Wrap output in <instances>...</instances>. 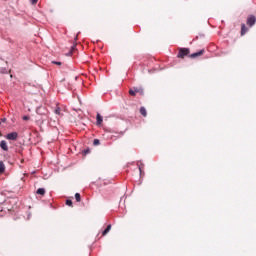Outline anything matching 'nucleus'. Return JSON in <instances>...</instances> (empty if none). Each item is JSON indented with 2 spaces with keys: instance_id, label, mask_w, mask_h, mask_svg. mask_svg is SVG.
Wrapping results in <instances>:
<instances>
[{
  "instance_id": "obj_17",
  "label": "nucleus",
  "mask_w": 256,
  "mask_h": 256,
  "mask_svg": "<svg viewBox=\"0 0 256 256\" xmlns=\"http://www.w3.org/2000/svg\"><path fill=\"white\" fill-rule=\"evenodd\" d=\"M89 153H91V150H90V149L84 150V155H89Z\"/></svg>"
},
{
  "instance_id": "obj_21",
  "label": "nucleus",
  "mask_w": 256,
  "mask_h": 256,
  "mask_svg": "<svg viewBox=\"0 0 256 256\" xmlns=\"http://www.w3.org/2000/svg\"><path fill=\"white\" fill-rule=\"evenodd\" d=\"M23 121H29V116H23Z\"/></svg>"
},
{
  "instance_id": "obj_9",
  "label": "nucleus",
  "mask_w": 256,
  "mask_h": 256,
  "mask_svg": "<svg viewBox=\"0 0 256 256\" xmlns=\"http://www.w3.org/2000/svg\"><path fill=\"white\" fill-rule=\"evenodd\" d=\"M140 113L143 117H147V109L145 107L140 108Z\"/></svg>"
},
{
  "instance_id": "obj_24",
  "label": "nucleus",
  "mask_w": 256,
  "mask_h": 256,
  "mask_svg": "<svg viewBox=\"0 0 256 256\" xmlns=\"http://www.w3.org/2000/svg\"><path fill=\"white\" fill-rule=\"evenodd\" d=\"M6 121H7V118H2V119H1V122H2V123H6Z\"/></svg>"
},
{
  "instance_id": "obj_19",
  "label": "nucleus",
  "mask_w": 256,
  "mask_h": 256,
  "mask_svg": "<svg viewBox=\"0 0 256 256\" xmlns=\"http://www.w3.org/2000/svg\"><path fill=\"white\" fill-rule=\"evenodd\" d=\"M37 1H39V0H31V4L32 5H37Z\"/></svg>"
},
{
  "instance_id": "obj_7",
  "label": "nucleus",
  "mask_w": 256,
  "mask_h": 256,
  "mask_svg": "<svg viewBox=\"0 0 256 256\" xmlns=\"http://www.w3.org/2000/svg\"><path fill=\"white\" fill-rule=\"evenodd\" d=\"M249 31V29L247 28V26L245 24H241V35H245V33H247Z\"/></svg>"
},
{
  "instance_id": "obj_25",
  "label": "nucleus",
  "mask_w": 256,
  "mask_h": 256,
  "mask_svg": "<svg viewBox=\"0 0 256 256\" xmlns=\"http://www.w3.org/2000/svg\"><path fill=\"white\" fill-rule=\"evenodd\" d=\"M37 113H39V109H37Z\"/></svg>"
},
{
  "instance_id": "obj_22",
  "label": "nucleus",
  "mask_w": 256,
  "mask_h": 256,
  "mask_svg": "<svg viewBox=\"0 0 256 256\" xmlns=\"http://www.w3.org/2000/svg\"><path fill=\"white\" fill-rule=\"evenodd\" d=\"M0 73H7V69H1Z\"/></svg>"
},
{
  "instance_id": "obj_18",
  "label": "nucleus",
  "mask_w": 256,
  "mask_h": 256,
  "mask_svg": "<svg viewBox=\"0 0 256 256\" xmlns=\"http://www.w3.org/2000/svg\"><path fill=\"white\" fill-rule=\"evenodd\" d=\"M52 63H53V65H62V63L59 61H52Z\"/></svg>"
},
{
  "instance_id": "obj_3",
  "label": "nucleus",
  "mask_w": 256,
  "mask_h": 256,
  "mask_svg": "<svg viewBox=\"0 0 256 256\" xmlns=\"http://www.w3.org/2000/svg\"><path fill=\"white\" fill-rule=\"evenodd\" d=\"M255 23H256L255 15H249L246 20V25H248V27H253Z\"/></svg>"
},
{
  "instance_id": "obj_4",
  "label": "nucleus",
  "mask_w": 256,
  "mask_h": 256,
  "mask_svg": "<svg viewBox=\"0 0 256 256\" xmlns=\"http://www.w3.org/2000/svg\"><path fill=\"white\" fill-rule=\"evenodd\" d=\"M18 138L19 134L17 132L8 133L6 135V139H8V141H17Z\"/></svg>"
},
{
  "instance_id": "obj_11",
  "label": "nucleus",
  "mask_w": 256,
  "mask_h": 256,
  "mask_svg": "<svg viewBox=\"0 0 256 256\" xmlns=\"http://www.w3.org/2000/svg\"><path fill=\"white\" fill-rule=\"evenodd\" d=\"M36 193L37 195H45V188H39Z\"/></svg>"
},
{
  "instance_id": "obj_10",
  "label": "nucleus",
  "mask_w": 256,
  "mask_h": 256,
  "mask_svg": "<svg viewBox=\"0 0 256 256\" xmlns=\"http://www.w3.org/2000/svg\"><path fill=\"white\" fill-rule=\"evenodd\" d=\"M110 231H111V225H108V226L106 227V229L102 232V235L105 236V235H107V233H109Z\"/></svg>"
},
{
  "instance_id": "obj_14",
  "label": "nucleus",
  "mask_w": 256,
  "mask_h": 256,
  "mask_svg": "<svg viewBox=\"0 0 256 256\" xmlns=\"http://www.w3.org/2000/svg\"><path fill=\"white\" fill-rule=\"evenodd\" d=\"M75 199H76L77 203H79L81 201V194L76 193L75 194Z\"/></svg>"
},
{
  "instance_id": "obj_2",
  "label": "nucleus",
  "mask_w": 256,
  "mask_h": 256,
  "mask_svg": "<svg viewBox=\"0 0 256 256\" xmlns=\"http://www.w3.org/2000/svg\"><path fill=\"white\" fill-rule=\"evenodd\" d=\"M189 53H190L189 48H180L177 57L178 59H185V57H187Z\"/></svg>"
},
{
  "instance_id": "obj_5",
  "label": "nucleus",
  "mask_w": 256,
  "mask_h": 256,
  "mask_svg": "<svg viewBox=\"0 0 256 256\" xmlns=\"http://www.w3.org/2000/svg\"><path fill=\"white\" fill-rule=\"evenodd\" d=\"M204 53H205V50L202 49V50H200L198 52H195V53L191 54L190 58L191 59H195L196 57H201V55H203Z\"/></svg>"
},
{
  "instance_id": "obj_12",
  "label": "nucleus",
  "mask_w": 256,
  "mask_h": 256,
  "mask_svg": "<svg viewBox=\"0 0 256 256\" xmlns=\"http://www.w3.org/2000/svg\"><path fill=\"white\" fill-rule=\"evenodd\" d=\"M5 172V164L3 162H0V175L1 173Z\"/></svg>"
},
{
  "instance_id": "obj_15",
  "label": "nucleus",
  "mask_w": 256,
  "mask_h": 256,
  "mask_svg": "<svg viewBox=\"0 0 256 256\" xmlns=\"http://www.w3.org/2000/svg\"><path fill=\"white\" fill-rule=\"evenodd\" d=\"M100 143H101V141H99V139H94V141H93L94 146L100 145Z\"/></svg>"
},
{
  "instance_id": "obj_1",
  "label": "nucleus",
  "mask_w": 256,
  "mask_h": 256,
  "mask_svg": "<svg viewBox=\"0 0 256 256\" xmlns=\"http://www.w3.org/2000/svg\"><path fill=\"white\" fill-rule=\"evenodd\" d=\"M145 95V90H143V87L138 86V87H133L129 89V95L132 97H135L136 95Z\"/></svg>"
},
{
  "instance_id": "obj_20",
  "label": "nucleus",
  "mask_w": 256,
  "mask_h": 256,
  "mask_svg": "<svg viewBox=\"0 0 256 256\" xmlns=\"http://www.w3.org/2000/svg\"><path fill=\"white\" fill-rule=\"evenodd\" d=\"M73 51H75V46L71 47L70 55H73Z\"/></svg>"
},
{
  "instance_id": "obj_23",
  "label": "nucleus",
  "mask_w": 256,
  "mask_h": 256,
  "mask_svg": "<svg viewBox=\"0 0 256 256\" xmlns=\"http://www.w3.org/2000/svg\"><path fill=\"white\" fill-rule=\"evenodd\" d=\"M140 175H143V169L139 166Z\"/></svg>"
},
{
  "instance_id": "obj_13",
  "label": "nucleus",
  "mask_w": 256,
  "mask_h": 256,
  "mask_svg": "<svg viewBox=\"0 0 256 256\" xmlns=\"http://www.w3.org/2000/svg\"><path fill=\"white\" fill-rule=\"evenodd\" d=\"M54 113H55L56 115H61V108H60L59 106H57V107L55 108V110H54Z\"/></svg>"
},
{
  "instance_id": "obj_16",
  "label": "nucleus",
  "mask_w": 256,
  "mask_h": 256,
  "mask_svg": "<svg viewBox=\"0 0 256 256\" xmlns=\"http://www.w3.org/2000/svg\"><path fill=\"white\" fill-rule=\"evenodd\" d=\"M66 205H68V207H71V205H73V202L71 200H66Z\"/></svg>"
},
{
  "instance_id": "obj_8",
  "label": "nucleus",
  "mask_w": 256,
  "mask_h": 256,
  "mask_svg": "<svg viewBox=\"0 0 256 256\" xmlns=\"http://www.w3.org/2000/svg\"><path fill=\"white\" fill-rule=\"evenodd\" d=\"M96 121L97 125H101L103 123V116H101V114H97Z\"/></svg>"
},
{
  "instance_id": "obj_6",
  "label": "nucleus",
  "mask_w": 256,
  "mask_h": 256,
  "mask_svg": "<svg viewBox=\"0 0 256 256\" xmlns=\"http://www.w3.org/2000/svg\"><path fill=\"white\" fill-rule=\"evenodd\" d=\"M0 147L2 149V151H9V146L7 145V141L2 140L0 142Z\"/></svg>"
}]
</instances>
